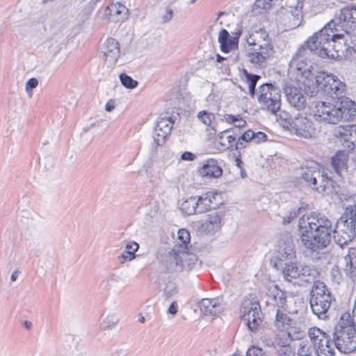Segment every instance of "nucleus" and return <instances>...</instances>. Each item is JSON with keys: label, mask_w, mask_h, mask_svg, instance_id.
<instances>
[{"label": "nucleus", "mask_w": 356, "mask_h": 356, "mask_svg": "<svg viewBox=\"0 0 356 356\" xmlns=\"http://www.w3.org/2000/svg\"><path fill=\"white\" fill-rule=\"evenodd\" d=\"M298 232L302 247L311 253H318L331 242L332 234L337 244L342 248L356 235V220L344 211L334 227L325 216L312 212L298 220Z\"/></svg>", "instance_id": "1"}, {"label": "nucleus", "mask_w": 356, "mask_h": 356, "mask_svg": "<svg viewBox=\"0 0 356 356\" xmlns=\"http://www.w3.org/2000/svg\"><path fill=\"white\" fill-rule=\"evenodd\" d=\"M348 37L347 32L346 34L337 33L334 23L330 22L308 40L307 47L323 58L341 60L349 58L355 50L347 43Z\"/></svg>", "instance_id": "2"}, {"label": "nucleus", "mask_w": 356, "mask_h": 356, "mask_svg": "<svg viewBox=\"0 0 356 356\" xmlns=\"http://www.w3.org/2000/svg\"><path fill=\"white\" fill-rule=\"evenodd\" d=\"M191 234L188 229H179L177 233L175 245L164 259V265L172 272L190 270L199 266L197 257L190 252Z\"/></svg>", "instance_id": "3"}, {"label": "nucleus", "mask_w": 356, "mask_h": 356, "mask_svg": "<svg viewBox=\"0 0 356 356\" xmlns=\"http://www.w3.org/2000/svg\"><path fill=\"white\" fill-rule=\"evenodd\" d=\"M243 37L249 46L247 49L249 61L256 67H265L275 52L267 31L263 27L252 26L244 32Z\"/></svg>", "instance_id": "4"}, {"label": "nucleus", "mask_w": 356, "mask_h": 356, "mask_svg": "<svg viewBox=\"0 0 356 356\" xmlns=\"http://www.w3.org/2000/svg\"><path fill=\"white\" fill-rule=\"evenodd\" d=\"M310 113L318 122L335 124L342 120H353L356 115V104L349 99H344L335 104L316 101L310 106Z\"/></svg>", "instance_id": "5"}, {"label": "nucleus", "mask_w": 356, "mask_h": 356, "mask_svg": "<svg viewBox=\"0 0 356 356\" xmlns=\"http://www.w3.org/2000/svg\"><path fill=\"white\" fill-rule=\"evenodd\" d=\"M350 323H353L350 321V313H343L333 333L335 347L346 354L356 349V330Z\"/></svg>", "instance_id": "6"}, {"label": "nucleus", "mask_w": 356, "mask_h": 356, "mask_svg": "<svg viewBox=\"0 0 356 356\" xmlns=\"http://www.w3.org/2000/svg\"><path fill=\"white\" fill-rule=\"evenodd\" d=\"M332 301L330 292L326 285L320 281L315 282L310 292L309 299L313 314L320 319H326Z\"/></svg>", "instance_id": "7"}, {"label": "nucleus", "mask_w": 356, "mask_h": 356, "mask_svg": "<svg viewBox=\"0 0 356 356\" xmlns=\"http://www.w3.org/2000/svg\"><path fill=\"white\" fill-rule=\"evenodd\" d=\"M305 49L299 50L289 63V70L296 76L298 81L302 83L305 87L311 88L313 84L314 67L310 60L305 56Z\"/></svg>", "instance_id": "8"}, {"label": "nucleus", "mask_w": 356, "mask_h": 356, "mask_svg": "<svg viewBox=\"0 0 356 356\" xmlns=\"http://www.w3.org/2000/svg\"><path fill=\"white\" fill-rule=\"evenodd\" d=\"M301 176L309 186L316 184L317 180L323 182L324 186L317 188V192L319 193L326 192L332 185V181L327 173L324 170L321 171L318 163L313 161H307L301 167Z\"/></svg>", "instance_id": "9"}, {"label": "nucleus", "mask_w": 356, "mask_h": 356, "mask_svg": "<svg viewBox=\"0 0 356 356\" xmlns=\"http://www.w3.org/2000/svg\"><path fill=\"white\" fill-rule=\"evenodd\" d=\"M240 313L242 320L250 330L254 332L261 325L262 312L259 302L255 299L244 298L241 303Z\"/></svg>", "instance_id": "10"}, {"label": "nucleus", "mask_w": 356, "mask_h": 356, "mask_svg": "<svg viewBox=\"0 0 356 356\" xmlns=\"http://www.w3.org/2000/svg\"><path fill=\"white\" fill-rule=\"evenodd\" d=\"M314 90L312 93L322 91L327 95L341 94L345 90L346 85L336 76L325 72H319L314 76L313 84L311 83Z\"/></svg>", "instance_id": "11"}, {"label": "nucleus", "mask_w": 356, "mask_h": 356, "mask_svg": "<svg viewBox=\"0 0 356 356\" xmlns=\"http://www.w3.org/2000/svg\"><path fill=\"white\" fill-rule=\"evenodd\" d=\"M261 107L275 113L281 106L280 89L271 83H265L260 86L257 97Z\"/></svg>", "instance_id": "12"}, {"label": "nucleus", "mask_w": 356, "mask_h": 356, "mask_svg": "<svg viewBox=\"0 0 356 356\" xmlns=\"http://www.w3.org/2000/svg\"><path fill=\"white\" fill-rule=\"evenodd\" d=\"M308 335L317 356L334 355L333 342L330 340L325 332L314 327L309 329Z\"/></svg>", "instance_id": "13"}, {"label": "nucleus", "mask_w": 356, "mask_h": 356, "mask_svg": "<svg viewBox=\"0 0 356 356\" xmlns=\"http://www.w3.org/2000/svg\"><path fill=\"white\" fill-rule=\"evenodd\" d=\"M289 131L301 138L313 139L318 134L314 122L305 114L299 113L293 118Z\"/></svg>", "instance_id": "14"}, {"label": "nucleus", "mask_w": 356, "mask_h": 356, "mask_svg": "<svg viewBox=\"0 0 356 356\" xmlns=\"http://www.w3.org/2000/svg\"><path fill=\"white\" fill-rule=\"evenodd\" d=\"M282 275L284 279L289 282L296 280L302 282H308L314 277L312 270L309 266L298 263H286Z\"/></svg>", "instance_id": "15"}, {"label": "nucleus", "mask_w": 356, "mask_h": 356, "mask_svg": "<svg viewBox=\"0 0 356 356\" xmlns=\"http://www.w3.org/2000/svg\"><path fill=\"white\" fill-rule=\"evenodd\" d=\"M302 2L291 0V5L282 8L281 13L284 16L283 20L289 29H295L300 25L302 20Z\"/></svg>", "instance_id": "16"}, {"label": "nucleus", "mask_w": 356, "mask_h": 356, "mask_svg": "<svg viewBox=\"0 0 356 356\" xmlns=\"http://www.w3.org/2000/svg\"><path fill=\"white\" fill-rule=\"evenodd\" d=\"M102 59L109 68L114 67L120 56V48L118 41L113 38H107L102 47Z\"/></svg>", "instance_id": "17"}, {"label": "nucleus", "mask_w": 356, "mask_h": 356, "mask_svg": "<svg viewBox=\"0 0 356 356\" xmlns=\"http://www.w3.org/2000/svg\"><path fill=\"white\" fill-rule=\"evenodd\" d=\"M260 290L266 296V302L268 305L280 308H284L286 305L285 293L273 282H268L264 284Z\"/></svg>", "instance_id": "18"}, {"label": "nucleus", "mask_w": 356, "mask_h": 356, "mask_svg": "<svg viewBox=\"0 0 356 356\" xmlns=\"http://www.w3.org/2000/svg\"><path fill=\"white\" fill-rule=\"evenodd\" d=\"M284 94L291 107L298 111H302L306 108L307 96L300 88L289 85L284 88Z\"/></svg>", "instance_id": "19"}, {"label": "nucleus", "mask_w": 356, "mask_h": 356, "mask_svg": "<svg viewBox=\"0 0 356 356\" xmlns=\"http://www.w3.org/2000/svg\"><path fill=\"white\" fill-rule=\"evenodd\" d=\"M197 214H201L211 209H216L221 204V195L217 192H208L195 195Z\"/></svg>", "instance_id": "20"}, {"label": "nucleus", "mask_w": 356, "mask_h": 356, "mask_svg": "<svg viewBox=\"0 0 356 356\" xmlns=\"http://www.w3.org/2000/svg\"><path fill=\"white\" fill-rule=\"evenodd\" d=\"M334 135L339 139L345 147L353 149L356 147V125L339 126L335 128Z\"/></svg>", "instance_id": "21"}, {"label": "nucleus", "mask_w": 356, "mask_h": 356, "mask_svg": "<svg viewBox=\"0 0 356 356\" xmlns=\"http://www.w3.org/2000/svg\"><path fill=\"white\" fill-rule=\"evenodd\" d=\"M242 34V31L238 29L233 35H230L229 32L222 29L220 31L218 36V41L220 44V49L222 53H229L238 49L239 38Z\"/></svg>", "instance_id": "22"}, {"label": "nucleus", "mask_w": 356, "mask_h": 356, "mask_svg": "<svg viewBox=\"0 0 356 356\" xmlns=\"http://www.w3.org/2000/svg\"><path fill=\"white\" fill-rule=\"evenodd\" d=\"M174 121L170 117H160L156 124L153 138L156 145L164 144L167 137L170 134Z\"/></svg>", "instance_id": "23"}, {"label": "nucleus", "mask_w": 356, "mask_h": 356, "mask_svg": "<svg viewBox=\"0 0 356 356\" xmlns=\"http://www.w3.org/2000/svg\"><path fill=\"white\" fill-rule=\"evenodd\" d=\"M274 325L276 329L281 332L280 337L277 339H283L284 343H290L291 334L289 329L294 325L293 319L288 314L277 309Z\"/></svg>", "instance_id": "24"}, {"label": "nucleus", "mask_w": 356, "mask_h": 356, "mask_svg": "<svg viewBox=\"0 0 356 356\" xmlns=\"http://www.w3.org/2000/svg\"><path fill=\"white\" fill-rule=\"evenodd\" d=\"M198 175L204 179H218L222 175V169L218 161L210 159L203 161L197 170Z\"/></svg>", "instance_id": "25"}, {"label": "nucleus", "mask_w": 356, "mask_h": 356, "mask_svg": "<svg viewBox=\"0 0 356 356\" xmlns=\"http://www.w3.org/2000/svg\"><path fill=\"white\" fill-rule=\"evenodd\" d=\"M200 312L205 316H216L225 309V303L220 297L215 298H204L200 304Z\"/></svg>", "instance_id": "26"}, {"label": "nucleus", "mask_w": 356, "mask_h": 356, "mask_svg": "<svg viewBox=\"0 0 356 356\" xmlns=\"http://www.w3.org/2000/svg\"><path fill=\"white\" fill-rule=\"evenodd\" d=\"M276 257L280 261L290 260L296 257L294 243L291 238L286 237L278 241L276 250Z\"/></svg>", "instance_id": "27"}, {"label": "nucleus", "mask_w": 356, "mask_h": 356, "mask_svg": "<svg viewBox=\"0 0 356 356\" xmlns=\"http://www.w3.org/2000/svg\"><path fill=\"white\" fill-rule=\"evenodd\" d=\"M340 19L343 22L345 32H356V7L341 9Z\"/></svg>", "instance_id": "28"}, {"label": "nucleus", "mask_w": 356, "mask_h": 356, "mask_svg": "<svg viewBox=\"0 0 356 356\" xmlns=\"http://www.w3.org/2000/svg\"><path fill=\"white\" fill-rule=\"evenodd\" d=\"M106 12L108 19L113 22L123 21L128 15V9L119 3L108 6Z\"/></svg>", "instance_id": "29"}, {"label": "nucleus", "mask_w": 356, "mask_h": 356, "mask_svg": "<svg viewBox=\"0 0 356 356\" xmlns=\"http://www.w3.org/2000/svg\"><path fill=\"white\" fill-rule=\"evenodd\" d=\"M348 154L343 151H338L332 157V167L336 174L342 177L347 172Z\"/></svg>", "instance_id": "30"}, {"label": "nucleus", "mask_w": 356, "mask_h": 356, "mask_svg": "<svg viewBox=\"0 0 356 356\" xmlns=\"http://www.w3.org/2000/svg\"><path fill=\"white\" fill-rule=\"evenodd\" d=\"M222 216L216 213L208 214L202 224V228L207 233H215L220 229Z\"/></svg>", "instance_id": "31"}, {"label": "nucleus", "mask_w": 356, "mask_h": 356, "mask_svg": "<svg viewBox=\"0 0 356 356\" xmlns=\"http://www.w3.org/2000/svg\"><path fill=\"white\" fill-rule=\"evenodd\" d=\"M236 135H238V133L233 132V129H226L219 133L217 141L222 149H229L234 145L236 146Z\"/></svg>", "instance_id": "32"}, {"label": "nucleus", "mask_w": 356, "mask_h": 356, "mask_svg": "<svg viewBox=\"0 0 356 356\" xmlns=\"http://www.w3.org/2000/svg\"><path fill=\"white\" fill-rule=\"evenodd\" d=\"M344 271L349 277L356 275V249L350 248L347 254L343 258Z\"/></svg>", "instance_id": "33"}, {"label": "nucleus", "mask_w": 356, "mask_h": 356, "mask_svg": "<svg viewBox=\"0 0 356 356\" xmlns=\"http://www.w3.org/2000/svg\"><path fill=\"white\" fill-rule=\"evenodd\" d=\"M197 119L204 125L209 127V131H211V134H215L216 131V120L215 115L207 111H202L197 114Z\"/></svg>", "instance_id": "34"}, {"label": "nucleus", "mask_w": 356, "mask_h": 356, "mask_svg": "<svg viewBox=\"0 0 356 356\" xmlns=\"http://www.w3.org/2000/svg\"><path fill=\"white\" fill-rule=\"evenodd\" d=\"M195 195L184 198L179 204L181 211L188 216L197 214Z\"/></svg>", "instance_id": "35"}, {"label": "nucleus", "mask_w": 356, "mask_h": 356, "mask_svg": "<svg viewBox=\"0 0 356 356\" xmlns=\"http://www.w3.org/2000/svg\"><path fill=\"white\" fill-rule=\"evenodd\" d=\"M139 249V245L135 241H129L125 245V250L120 256L122 263L131 261L136 258V252Z\"/></svg>", "instance_id": "36"}, {"label": "nucleus", "mask_w": 356, "mask_h": 356, "mask_svg": "<svg viewBox=\"0 0 356 356\" xmlns=\"http://www.w3.org/2000/svg\"><path fill=\"white\" fill-rule=\"evenodd\" d=\"M275 114L276 115L277 121L284 129L289 131L292 125L293 118L288 112L280 109Z\"/></svg>", "instance_id": "37"}, {"label": "nucleus", "mask_w": 356, "mask_h": 356, "mask_svg": "<svg viewBox=\"0 0 356 356\" xmlns=\"http://www.w3.org/2000/svg\"><path fill=\"white\" fill-rule=\"evenodd\" d=\"M119 322V318L118 315L113 312H109L106 315V316L103 318L100 326L103 330L112 329Z\"/></svg>", "instance_id": "38"}, {"label": "nucleus", "mask_w": 356, "mask_h": 356, "mask_svg": "<svg viewBox=\"0 0 356 356\" xmlns=\"http://www.w3.org/2000/svg\"><path fill=\"white\" fill-rule=\"evenodd\" d=\"M224 118L225 121L227 124H234V127L232 128L233 132H235L234 129H239L240 128L245 127L246 125V121L239 115L235 116L232 114H227L224 116Z\"/></svg>", "instance_id": "39"}, {"label": "nucleus", "mask_w": 356, "mask_h": 356, "mask_svg": "<svg viewBox=\"0 0 356 356\" xmlns=\"http://www.w3.org/2000/svg\"><path fill=\"white\" fill-rule=\"evenodd\" d=\"M36 234L37 228L33 224L25 225L21 232L22 237L26 241L34 238Z\"/></svg>", "instance_id": "40"}, {"label": "nucleus", "mask_w": 356, "mask_h": 356, "mask_svg": "<svg viewBox=\"0 0 356 356\" xmlns=\"http://www.w3.org/2000/svg\"><path fill=\"white\" fill-rule=\"evenodd\" d=\"M278 344L281 345L282 347L277 350L279 356H294L295 352L291 346H289V343H284L283 339H277Z\"/></svg>", "instance_id": "41"}, {"label": "nucleus", "mask_w": 356, "mask_h": 356, "mask_svg": "<svg viewBox=\"0 0 356 356\" xmlns=\"http://www.w3.org/2000/svg\"><path fill=\"white\" fill-rule=\"evenodd\" d=\"M273 3V0H257L254 4V10H259V13L266 12Z\"/></svg>", "instance_id": "42"}, {"label": "nucleus", "mask_w": 356, "mask_h": 356, "mask_svg": "<svg viewBox=\"0 0 356 356\" xmlns=\"http://www.w3.org/2000/svg\"><path fill=\"white\" fill-rule=\"evenodd\" d=\"M120 80L121 83L129 89H134L138 86V82L126 74H121L120 75Z\"/></svg>", "instance_id": "43"}, {"label": "nucleus", "mask_w": 356, "mask_h": 356, "mask_svg": "<svg viewBox=\"0 0 356 356\" xmlns=\"http://www.w3.org/2000/svg\"><path fill=\"white\" fill-rule=\"evenodd\" d=\"M247 83L248 84V88H249V92L250 94L253 96L255 91V86L258 81V80L260 79V76L258 75H254V74H247Z\"/></svg>", "instance_id": "44"}, {"label": "nucleus", "mask_w": 356, "mask_h": 356, "mask_svg": "<svg viewBox=\"0 0 356 356\" xmlns=\"http://www.w3.org/2000/svg\"><path fill=\"white\" fill-rule=\"evenodd\" d=\"M312 350L305 342H300L297 352V356H312Z\"/></svg>", "instance_id": "45"}, {"label": "nucleus", "mask_w": 356, "mask_h": 356, "mask_svg": "<svg viewBox=\"0 0 356 356\" xmlns=\"http://www.w3.org/2000/svg\"><path fill=\"white\" fill-rule=\"evenodd\" d=\"M254 136V131L252 130H248L245 132L243 133L238 139L236 143V148H238V146L239 144H241V140L245 141V142H253V136Z\"/></svg>", "instance_id": "46"}, {"label": "nucleus", "mask_w": 356, "mask_h": 356, "mask_svg": "<svg viewBox=\"0 0 356 356\" xmlns=\"http://www.w3.org/2000/svg\"><path fill=\"white\" fill-rule=\"evenodd\" d=\"M298 215V211L296 209H291L285 212L282 216V221L284 224L290 223Z\"/></svg>", "instance_id": "47"}, {"label": "nucleus", "mask_w": 356, "mask_h": 356, "mask_svg": "<svg viewBox=\"0 0 356 356\" xmlns=\"http://www.w3.org/2000/svg\"><path fill=\"white\" fill-rule=\"evenodd\" d=\"M38 85V81L35 78H31L26 83V91L29 95V96H31L32 90L35 88Z\"/></svg>", "instance_id": "48"}, {"label": "nucleus", "mask_w": 356, "mask_h": 356, "mask_svg": "<svg viewBox=\"0 0 356 356\" xmlns=\"http://www.w3.org/2000/svg\"><path fill=\"white\" fill-rule=\"evenodd\" d=\"M177 293L176 288L172 285H168L164 290L163 295L165 298H170Z\"/></svg>", "instance_id": "49"}, {"label": "nucleus", "mask_w": 356, "mask_h": 356, "mask_svg": "<svg viewBox=\"0 0 356 356\" xmlns=\"http://www.w3.org/2000/svg\"><path fill=\"white\" fill-rule=\"evenodd\" d=\"M266 135L264 132L257 131L254 132V136H253V143L255 144H258L262 142L266 141Z\"/></svg>", "instance_id": "50"}, {"label": "nucleus", "mask_w": 356, "mask_h": 356, "mask_svg": "<svg viewBox=\"0 0 356 356\" xmlns=\"http://www.w3.org/2000/svg\"><path fill=\"white\" fill-rule=\"evenodd\" d=\"M183 161H193L196 159V155L191 152H185L181 155Z\"/></svg>", "instance_id": "51"}, {"label": "nucleus", "mask_w": 356, "mask_h": 356, "mask_svg": "<svg viewBox=\"0 0 356 356\" xmlns=\"http://www.w3.org/2000/svg\"><path fill=\"white\" fill-rule=\"evenodd\" d=\"M120 281V276L117 273H111L107 277L108 284L118 283Z\"/></svg>", "instance_id": "52"}, {"label": "nucleus", "mask_w": 356, "mask_h": 356, "mask_svg": "<svg viewBox=\"0 0 356 356\" xmlns=\"http://www.w3.org/2000/svg\"><path fill=\"white\" fill-rule=\"evenodd\" d=\"M345 211L350 216V218L356 220V203L353 206L348 207Z\"/></svg>", "instance_id": "53"}, {"label": "nucleus", "mask_w": 356, "mask_h": 356, "mask_svg": "<svg viewBox=\"0 0 356 356\" xmlns=\"http://www.w3.org/2000/svg\"><path fill=\"white\" fill-rule=\"evenodd\" d=\"M177 308H178L177 302L176 301H174L170 305V307L168 309V313L172 314V315H175L178 311Z\"/></svg>", "instance_id": "54"}, {"label": "nucleus", "mask_w": 356, "mask_h": 356, "mask_svg": "<svg viewBox=\"0 0 356 356\" xmlns=\"http://www.w3.org/2000/svg\"><path fill=\"white\" fill-rule=\"evenodd\" d=\"M115 108V102L113 99H110L105 105V110L108 112H111Z\"/></svg>", "instance_id": "55"}, {"label": "nucleus", "mask_w": 356, "mask_h": 356, "mask_svg": "<svg viewBox=\"0 0 356 356\" xmlns=\"http://www.w3.org/2000/svg\"><path fill=\"white\" fill-rule=\"evenodd\" d=\"M21 273V270L19 269V268H17L16 270H15L12 274H11V276H10V280L12 282H15L18 279V277L19 275V274Z\"/></svg>", "instance_id": "56"}, {"label": "nucleus", "mask_w": 356, "mask_h": 356, "mask_svg": "<svg viewBox=\"0 0 356 356\" xmlns=\"http://www.w3.org/2000/svg\"><path fill=\"white\" fill-rule=\"evenodd\" d=\"M172 17V10H168L166 11L165 15L163 16V20L165 22H169L170 20H171Z\"/></svg>", "instance_id": "57"}, {"label": "nucleus", "mask_w": 356, "mask_h": 356, "mask_svg": "<svg viewBox=\"0 0 356 356\" xmlns=\"http://www.w3.org/2000/svg\"><path fill=\"white\" fill-rule=\"evenodd\" d=\"M323 186L324 184H323V182H321L320 180H317L316 181V184H312L310 185V186L314 189L316 191H317V188L318 187H320V186Z\"/></svg>", "instance_id": "58"}, {"label": "nucleus", "mask_w": 356, "mask_h": 356, "mask_svg": "<svg viewBox=\"0 0 356 356\" xmlns=\"http://www.w3.org/2000/svg\"><path fill=\"white\" fill-rule=\"evenodd\" d=\"M253 356H268L265 353L262 352L261 349H257L254 351V355Z\"/></svg>", "instance_id": "59"}, {"label": "nucleus", "mask_w": 356, "mask_h": 356, "mask_svg": "<svg viewBox=\"0 0 356 356\" xmlns=\"http://www.w3.org/2000/svg\"><path fill=\"white\" fill-rule=\"evenodd\" d=\"M23 325L26 329H30L32 326L31 322L29 321H25Z\"/></svg>", "instance_id": "60"}, {"label": "nucleus", "mask_w": 356, "mask_h": 356, "mask_svg": "<svg viewBox=\"0 0 356 356\" xmlns=\"http://www.w3.org/2000/svg\"><path fill=\"white\" fill-rule=\"evenodd\" d=\"M225 59H226V58L222 57V56H221L220 55L217 56V61L219 62V63L221 62L222 60H225Z\"/></svg>", "instance_id": "61"}, {"label": "nucleus", "mask_w": 356, "mask_h": 356, "mask_svg": "<svg viewBox=\"0 0 356 356\" xmlns=\"http://www.w3.org/2000/svg\"><path fill=\"white\" fill-rule=\"evenodd\" d=\"M139 322L141 323H144L145 321V319L143 316L140 315L138 319Z\"/></svg>", "instance_id": "62"}, {"label": "nucleus", "mask_w": 356, "mask_h": 356, "mask_svg": "<svg viewBox=\"0 0 356 356\" xmlns=\"http://www.w3.org/2000/svg\"><path fill=\"white\" fill-rule=\"evenodd\" d=\"M237 165L240 168V163L241 161L239 160H237Z\"/></svg>", "instance_id": "63"}, {"label": "nucleus", "mask_w": 356, "mask_h": 356, "mask_svg": "<svg viewBox=\"0 0 356 356\" xmlns=\"http://www.w3.org/2000/svg\"><path fill=\"white\" fill-rule=\"evenodd\" d=\"M222 14H223L222 13H219L218 15L217 19H218V17H220V16H221Z\"/></svg>", "instance_id": "64"}]
</instances>
